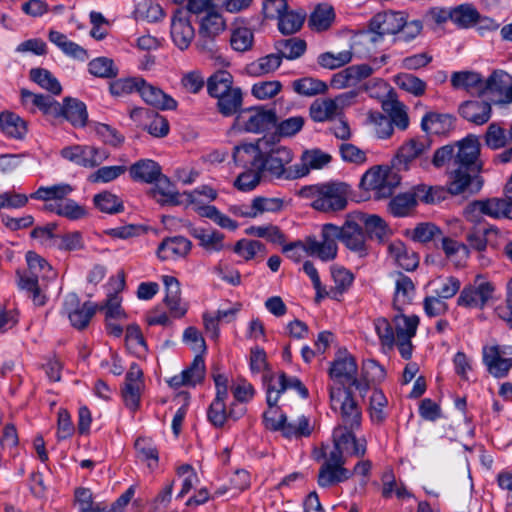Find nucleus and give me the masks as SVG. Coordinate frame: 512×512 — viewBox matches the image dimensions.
<instances>
[{
    "label": "nucleus",
    "instance_id": "1",
    "mask_svg": "<svg viewBox=\"0 0 512 512\" xmlns=\"http://www.w3.org/2000/svg\"><path fill=\"white\" fill-rule=\"evenodd\" d=\"M233 159L238 166L259 169L264 177L270 179L301 178V174H297L296 165L288 166L293 160L291 149L271 143L267 138L236 146Z\"/></svg>",
    "mask_w": 512,
    "mask_h": 512
},
{
    "label": "nucleus",
    "instance_id": "2",
    "mask_svg": "<svg viewBox=\"0 0 512 512\" xmlns=\"http://www.w3.org/2000/svg\"><path fill=\"white\" fill-rule=\"evenodd\" d=\"M453 167L449 171L448 187L451 195L465 192L477 193L483 186L479 176L482 170L480 143L475 135H468L456 142Z\"/></svg>",
    "mask_w": 512,
    "mask_h": 512
},
{
    "label": "nucleus",
    "instance_id": "3",
    "mask_svg": "<svg viewBox=\"0 0 512 512\" xmlns=\"http://www.w3.org/2000/svg\"><path fill=\"white\" fill-rule=\"evenodd\" d=\"M357 372L355 358L346 351H339L331 363L329 376L341 385L354 387L362 396L369 390L370 383L381 382L386 376L385 369L371 359L363 362L360 378H357Z\"/></svg>",
    "mask_w": 512,
    "mask_h": 512
},
{
    "label": "nucleus",
    "instance_id": "4",
    "mask_svg": "<svg viewBox=\"0 0 512 512\" xmlns=\"http://www.w3.org/2000/svg\"><path fill=\"white\" fill-rule=\"evenodd\" d=\"M350 187L343 182H326L301 188L300 196L311 200V207L324 213L342 211L348 204Z\"/></svg>",
    "mask_w": 512,
    "mask_h": 512
},
{
    "label": "nucleus",
    "instance_id": "5",
    "mask_svg": "<svg viewBox=\"0 0 512 512\" xmlns=\"http://www.w3.org/2000/svg\"><path fill=\"white\" fill-rule=\"evenodd\" d=\"M336 233V225L332 223L324 224L321 230V240L309 236L304 241H297L284 246L283 252H289L299 247L308 255L316 256L323 261L333 260L337 255Z\"/></svg>",
    "mask_w": 512,
    "mask_h": 512
},
{
    "label": "nucleus",
    "instance_id": "6",
    "mask_svg": "<svg viewBox=\"0 0 512 512\" xmlns=\"http://www.w3.org/2000/svg\"><path fill=\"white\" fill-rule=\"evenodd\" d=\"M329 396L331 409L339 413V425H345L348 428H360L362 412L353 398L350 388L332 386L329 389Z\"/></svg>",
    "mask_w": 512,
    "mask_h": 512
},
{
    "label": "nucleus",
    "instance_id": "7",
    "mask_svg": "<svg viewBox=\"0 0 512 512\" xmlns=\"http://www.w3.org/2000/svg\"><path fill=\"white\" fill-rule=\"evenodd\" d=\"M396 168L375 166L367 170L360 181V186L367 191H374L375 198L390 197L400 184V176Z\"/></svg>",
    "mask_w": 512,
    "mask_h": 512
},
{
    "label": "nucleus",
    "instance_id": "8",
    "mask_svg": "<svg viewBox=\"0 0 512 512\" xmlns=\"http://www.w3.org/2000/svg\"><path fill=\"white\" fill-rule=\"evenodd\" d=\"M483 215L493 219L508 218L512 220V201L507 198L475 200L464 210L466 220L474 224L480 223Z\"/></svg>",
    "mask_w": 512,
    "mask_h": 512
},
{
    "label": "nucleus",
    "instance_id": "9",
    "mask_svg": "<svg viewBox=\"0 0 512 512\" xmlns=\"http://www.w3.org/2000/svg\"><path fill=\"white\" fill-rule=\"evenodd\" d=\"M277 115L271 109L250 107L239 110L235 118V126L249 133H261L275 126Z\"/></svg>",
    "mask_w": 512,
    "mask_h": 512
},
{
    "label": "nucleus",
    "instance_id": "10",
    "mask_svg": "<svg viewBox=\"0 0 512 512\" xmlns=\"http://www.w3.org/2000/svg\"><path fill=\"white\" fill-rule=\"evenodd\" d=\"M494 291L495 286L492 282L476 279L460 291L457 305L466 309L482 310L492 299Z\"/></svg>",
    "mask_w": 512,
    "mask_h": 512
},
{
    "label": "nucleus",
    "instance_id": "11",
    "mask_svg": "<svg viewBox=\"0 0 512 512\" xmlns=\"http://www.w3.org/2000/svg\"><path fill=\"white\" fill-rule=\"evenodd\" d=\"M60 155L64 159L85 168H94L109 156L105 149L90 145L67 146L60 151Z\"/></svg>",
    "mask_w": 512,
    "mask_h": 512
},
{
    "label": "nucleus",
    "instance_id": "12",
    "mask_svg": "<svg viewBox=\"0 0 512 512\" xmlns=\"http://www.w3.org/2000/svg\"><path fill=\"white\" fill-rule=\"evenodd\" d=\"M26 261L28 270L23 274H20L19 272L17 273L19 276V283H26L27 286L34 288L35 283H39L40 280H42V282H49L56 279V271L37 253L33 251L27 252Z\"/></svg>",
    "mask_w": 512,
    "mask_h": 512
},
{
    "label": "nucleus",
    "instance_id": "13",
    "mask_svg": "<svg viewBox=\"0 0 512 512\" xmlns=\"http://www.w3.org/2000/svg\"><path fill=\"white\" fill-rule=\"evenodd\" d=\"M374 86L383 92H387L385 98L381 101V107L388 115L391 124L395 125L400 130H406L409 126L406 106L396 98L395 93L384 80H376Z\"/></svg>",
    "mask_w": 512,
    "mask_h": 512
},
{
    "label": "nucleus",
    "instance_id": "14",
    "mask_svg": "<svg viewBox=\"0 0 512 512\" xmlns=\"http://www.w3.org/2000/svg\"><path fill=\"white\" fill-rule=\"evenodd\" d=\"M97 306L92 302L80 303L77 294L69 293L63 302V311L68 316L73 327L81 330L87 327L96 313Z\"/></svg>",
    "mask_w": 512,
    "mask_h": 512
},
{
    "label": "nucleus",
    "instance_id": "15",
    "mask_svg": "<svg viewBox=\"0 0 512 512\" xmlns=\"http://www.w3.org/2000/svg\"><path fill=\"white\" fill-rule=\"evenodd\" d=\"M129 116L154 137H165L169 133L168 120L155 111L143 107H135L130 110Z\"/></svg>",
    "mask_w": 512,
    "mask_h": 512
},
{
    "label": "nucleus",
    "instance_id": "16",
    "mask_svg": "<svg viewBox=\"0 0 512 512\" xmlns=\"http://www.w3.org/2000/svg\"><path fill=\"white\" fill-rule=\"evenodd\" d=\"M430 146L431 141L427 137L411 138L398 149L393 167L398 171L407 170L412 161L428 152Z\"/></svg>",
    "mask_w": 512,
    "mask_h": 512
},
{
    "label": "nucleus",
    "instance_id": "17",
    "mask_svg": "<svg viewBox=\"0 0 512 512\" xmlns=\"http://www.w3.org/2000/svg\"><path fill=\"white\" fill-rule=\"evenodd\" d=\"M491 94L499 103H512V77L503 70H495L483 80V95Z\"/></svg>",
    "mask_w": 512,
    "mask_h": 512
},
{
    "label": "nucleus",
    "instance_id": "18",
    "mask_svg": "<svg viewBox=\"0 0 512 512\" xmlns=\"http://www.w3.org/2000/svg\"><path fill=\"white\" fill-rule=\"evenodd\" d=\"M337 240H341L351 251L357 252L360 256L366 254V234L354 219H347L342 227L336 226Z\"/></svg>",
    "mask_w": 512,
    "mask_h": 512
},
{
    "label": "nucleus",
    "instance_id": "19",
    "mask_svg": "<svg viewBox=\"0 0 512 512\" xmlns=\"http://www.w3.org/2000/svg\"><path fill=\"white\" fill-rule=\"evenodd\" d=\"M404 24L405 17L402 12L386 11L377 13L371 18L369 30L378 37H383L384 35L398 34Z\"/></svg>",
    "mask_w": 512,
    "mask_h": 512
},
{
    "label": "nucleus",
    "instance_id": "20",
    "mask_svg": "<svg viewBox=\"0 0 512 512\" xmlns=\"http://www.w3.org/2000/svg\"><path fill=\"white\" fill-rule=\"evenodd\" d=\"M162 282L165 287L164 303L174 318H182L188 310V305L181 299V288L179 280L171 275H163Z\"/></svg>",
    "mask_w": 512,
    "mask_h": 512
},
{
    "label": "nucleus",
    "instance_id": "21",
    "mask_svg": "<svg viewBox=\"0 0 512 512\" xmlns=\"http://www.w3.org/2000/svg\"><path fill=\"white\" fill-rule=\"evenodd\" d=\"M262 380L265 390L272 387L277 392L279 398L287 389L296 390L302 398L308 397V390L300 379L288 377L284 372L279 373L278 377H276L271 371H265Z\"/></svg>",
    "mask_w": 512,
    "mask_h": 512
},
{
    "label": "nucleus",
    "instance_id": "22",
    "mask_svg": "<svg viewBox=\"0 0 512 512\" xmlns=\"http://www.w3.org/2000/svg\"><path fill=\"white\" fill-rule=\"evenodd\" d=\"M374 71L375 68L366 63L351 65L334 74L331 79V85L337 89L354 86L359 81L370 77Z\"/></svg>",
    "mask_w": 512,
    "mask_h": 512
},
{
    "label": "nucleus",
    "instance_id": "23",
    "mask_svg": "<svg viewBox=\"0 0 512 512\" xmlns=\"http://www.w3.org/2000/svg\"><path fill=\"white\" fill-rule=\"evenodd\" d=\"M20 96L22 105L32 113L39 109L43 114L53 117L60 111V103L52 96L36 94L24 88L21 89Z\"/></svg>",
    "mask_w": 512,
    "mask_h": 512
},
{
    "label": "nucleus",
    "instance_id": "24",
    "mask_svg": "<svg viewBox=\"0 0 512 512\" xmlns=\"http://www.w3.org/2000/svg\"><path fill=\"white\" fill-rule=\"evenodd\" d=\"M483 362L488 372L495 378H504L512 368V358H503L499 346L483 348Z\"/></svg>",
    "mask_w": 512,
    "mask_h": 512
},
{
    "label": "nucleus",
    "instance_id": "25",
    "mask_svg": "<svg viewBox=\"0 0 512 512\" xmlns=\"http://www.w3.org/2000/svg\"><path fill=\"white\" fill-rule=\"evenodd\" d=\"M170 34L173 43L182 51L186 50L195 38V30L191 22L182 16L175 14L172 18Z\"/></svg>",
    "mask_w": 512,
    "mask_h": 512
},
{
    "label": "nucleus",
    "instance_id": "26",
    "mask_svg": "<svg viewBox=\"0 0 512 512\" xmlns=\"http://www.w3.org/2000/svg\"><path fill=\"white\" fill-rule=\"evenodd\" d=\"M454 125L455 117L447 113L427 112L421 120V129L434 135L448 134Z\"/></svg>",
    "mask_w": 512,
    "mask_h": 512
},
{
    "label": "nucleus",
    "instance_id": "27",
    "mask_svg": "<svg viewBox=\"0 0 512 512\" xmlns=\"http://www.w3.org/2000/svg\"><path fill=\"white\" fill-rule=\"evenodd\" d=\"M191 247V241L183 236L168 237L158 246L157 255L161 260L182 258L188 255Z\"/></svg>",
    "mask_w": 512,
    "mask_h": 512
},
{
    "label": "nucleus",
    "instance_id": "28",
    "mask_svg": "<svg viewBox=\"0 0 512 512\" xmlns=\"http://www.w3.org/2000/svg\"><path fill=\"white\" fill-rule=\"evenodd\" d=\"M395 290L393 306L398 311H403L404 306L410 304L416 294V287L412 279L402 272L394 273Z\"/></svg>",
    "mask_w": 512,
    "mask_h": 512
},
{
    "label": "nucleus",
    "instance_id": "29",
    "mask_svg": "<svg viewBox=\"0 0 512 512\" xmlns=\"http://www.w3.org/2000/svg\"><path fill=\"white\" fill-rule=\"evenodd\" d=\"M459 114L467 121L476 125H483L491 118L490 103L482 100H469L459 106Z\"/></svg>",
    "mask_w": 512,
    "mask_h": 512
},
{
    "label": "nucleus",
    "instance_id": "30",
    "mask_svg": "<svg viewBox=\"0 0 512 512\" xmlns=\"http://www.w3.org/2000/svg\"><path fill=\"white\" fill-rule=\"evenodd\" d=\"M388 254L397 266L406 271H413L419 265L418 254L400 240H394L388 245Z\"/></svg>",
    "mask_w": 512,
    "mask_h": 512
},
{
    "label": "nucleus",
    "instance_id": "31",
    "mask_svg": "<svg viewBox=\"0 0 512 512\" xmlns=\"http://www.w3.org/2000/svg\"><path fill=\"white\" fill-rule=\"evenodd\" d=\"M138 93L149 105L161 110H174L177 108V101L160 88L148 84L145 80L139 87Z\"/></svg>",
    "mask_w": 512,
    "mask_h": 512
},
{
    "label": "nucleus",
    "instance_id": "32",
    "mask_svg": "<svg viewBox=\"0 0 512 512\" xmlns=\"http://www.w3.org/2000/svg\"><path fill=\"white\" fill-rule=\"evenodd\" d=\"M53 117H64L73 126L83 127L87 122L88 113L86 105L82 101L73 98H65L63 104H60V111H58L56 115H53Z\"/></svg>",
    "mask_w": 512,
    "mask_h": 512
},
{
    "label": "nucleus",
    "instance_id": "33",
    "mask_svg": "<svg viewBox=\"0 0 512 512\" xmlns=\"http://www.w3.org/2000/svg\"><path fill=\"white\" fill-rule=\"evenodd\" d=\"M483 78L474 71H457L451 74V86L456 90H465L483 96Z\"/></svg>",
    "mask_w": 512,
    "mask_h": 512
},
{
    "label": "nucleus",
    "instance_id": "34",
    "mask_svg": "<svg viewBox=\"0 0 512 512\" xmlns=\"http://www.w3.org/2000/svg\"><path fill=\"white\" fill-rule=\"evenodd\" d=\"M277 392L270 389L266 390V402L268 409L263 413V423L268 430L278 431L282 428V424L286 420V415L281 411L280 407L277 406L279 401Z\"/></svg>",
    "mask_w": 512,
    "mask_h": 512
},
{
    "label": "nucleus",
    "instance_id": "35",
    "mask_svg": "<svg viewBox=\"0 0 512 512\" xmlns=\"http://www.w3.org/2000/svg\"><path fill=\"white\" fill-rule=\"evenodd\" d=\"M268 19H278V29L283 35H292L298 32L306 19L304 10H288L284 8L278 15L267 17Z\"/></svg>",
    "mask_w": 512,
    "mask_h": 512
},
{
    "label": "nucleus",
    "instance_id": "36",
    "mask_svg": "<svg viewBox=\"0 0 512 512\" xmlns=\"http://www.w3.org/2000/svg\"><path fill=\"white\" fill-rule=\"evenodd\" d=\"M228 90L222 93V95L215 97L217 99V110L225 117L236 114L241 109L243 103V93L240 87L233 85Z\"/></svg>",
    "mask_w": 512,
    "mask_h": 512
},
{
    "label": "nucleus",
    "instance_id": "37",
    "mask_svg": "<svg viewBox=\"0 0 512 512\" xmlns=\"http://www.w3.org/2000/svg\"><path fill=\"white\" fill-rule=\"evenodd\" d=\"M156 185L151 189L153 198L162 205H179L182 203L180 197L182 196L174 188L170 180L162 175L155 180Z\"/></svg>",
    "mask_w": 512,
    "mask_h": 512
},
{
    "label": "nucleus",
    "instance_id": "38",
    "mask_svg": "<svg viewBox=\"0 0 512 512\" xmlns=\"http://www.w3.org/2000/svg\"><path fill=\"white\" fill-rule=\"evenodd\" d=\"M332 160L330 154L319 149L307 150L301 156V163L296 164L297 174L304 177L309 174L311 169H322Z\"/></svg>",
    "mask_w": 512,
    "mask_h": 512
},
{
    "label": "nucleus",
    "instance_id": "39",
    "mask_svg": "<svg viewBox=\"0 0 512 512\" xmlns=\"http://www.w3.org/2000/svg\"><path fill=\"white\" fill-rule=\"evenodd\" d=\"M161 174L160 165L150 159L139 160L130 167V175L135 181L153 183Z\"/></svg>",
    "mask_w": 512,
    "mask_h": 512
},
{
    "label": "nucleus",
    "instance_id": "40",
    "mask_svg": "<svg viewBox=\"0 0 512 512\" xmlns=\"http://www.w3.org/2000/svg\"><path fill=\"white\" fill-rule=\"evenodd\" d=\"M334 286L327 291V296L340 301L342 295L348 291L354 281V275L343 267H333L331 270Z\"/></svg>",
    "mask_w": 512,
    "mask_h": 512
},
{
    "label": "nucleus",
    "instance_id": "41",
    "mask_svg": "<svg viewBox=\"0 0 512 512\" xmlns=\"http://www.w3.org/2000/svg\"><path fill=\"white\" fill-rule=\"evenodd\" d=\"M0 128L8 137L23 139L27 133V123L13 112L0 114Z\"/></svg>",
    "mask_w": 512,
    "mask_h": 512
},
{
    "label": "nucleus",
    "instance_id": "42",
    "mask_svg": "<svg viewBox=\"0 0 512 512\" xmlns=\"http://www.w3.org/2000/svg\"><path fill=\"white\" fill-rule=\"evenodd\" d=\"M45 209L69 220H79L86 216V210L83 206L66 197L61 202L46 204Z\"/></svg>",
    "mask_w": 512,
    "mask_h": 512
},
{
    "label": "nucleus",
    "instance_id": "43",
    "mask_svg": "<svg viewBox=\"0 0 512 512\" xmlns=\"http://www.w3.org/2000/svg\"><path fill=\"white\" fill-rule=\"evenodd\" d=\"M275 49L282 59L295 60L300 58L307 49L306 41L292 37L288 39H281L275 42Z\"/></svg>",
    "mask_w": 512,
    "mask_h": 512
},
{
    "label": "nucleus",
    "instance_id": "44",
    "mask_svg": "<svg viewBox=\"0 0 512 512\" xmlns=\"http://www.w3.org/2000/svg\"><path fill=\"white\" fill-rule=\"evenodd\" d=\"M278 431H280L285 438L300 439L303 437H309L312 434L313 427L310 424L309 418L302 415L296 420L290 422L286 419L282 424V428Z\"/></svg>",
    "mask_w": 512,
    "mask_h": 512
},
{
    "label": "nucleus",
    "instance_id": "45",
    "mask_svg": "<svg viewBox=\"0 0 512 512\" xmlns=\"http://www.w3.org/2000/svg\"><path fill=\"white\" fill-rule=\"evenodd\" d=\"M338 113V104L333 99H317L309 108V114L315 122H325L333 119Z\"/></svg>",
    "mask_w": 512,
    "mask_h": 512
},
{
    "label": "nucleus",
    "instance_id": "46",
    "mask_svg": "<svg viewBox=\"0 0 512 512\" xmlns=\"http://www.w3.org/2000/svg\"><path fill=\"white\" fill-rule=\"evenodd\" d=\"M74 504L78 512H107L104 503L95 502L89 488L77 487L74 491Z\"/></svg>",
    "mask_w": 512,
    "mask_h": 512
},
{
    "label": "nucleus",
    "instance_id": "47",
    "mask_svg": "<svg viewBox=\"0 0 512 512\" xmlns=\"http://www.w3.org/2000/svg\"><path fill=\"white\" fill-rule=\"evenodd\" d=\"M352 472L344 467L322 465L319 469L318 484L321 487H330L351 478Z\"/></svg>",
    "mask_w": 512,
    "mask_h": 512
},
{
    "label": "nucleus",
    "instance_id": "48",
    "mask_svg": "<svg viewBox=\"0 0 512 512\" xmlns=\"http://www.w3.org/2000/svg\"><path fill=\"white\" fill-rule=\"evenodd\" d=\"M335 18L334 10L327 4L318 5L309 17V27L321 32L327 30Z\"/></svg>",
    "mask_w": 512,
    "mask_h": 512
},
{
    "label": "nucleus",
    "instance_id": "49",
    "mask_svg": "<svg viewBox=\"0 0 512 512\" xmlns=\"http://www.w3.org/2000/svg\"><path fill=\"white\" fill-rule=\"evenodd\" d=\"M292 89L301 96L311 97L325 93L328 87L326 83L321 80L312 77H303L292 82Z\"/></svg>",
    "mask_w": 512,
    "mask_h": 512
},
{
    "label": "nucleus",
    "instance_id": "50",
    "mask_svg": "<svg viewBox=\"0 0 512 512\" xmlns=\"http://www.w3.org/2000/svg\"><path fill=\"white\" fill-rule=\"evenodd\" d=\"M234 85L233 76L225 70H220L212 74L207 80V92L215 98L222 93L229 91L228 89Z\"/></svg>",
    "mask_w": 512,
    "mask_h": 512
},
{
    "label": "nucleus",
    "instance_id": "51",
    "mask_svg": "<svg viewBox=\"0 0 512 512\" xmlns=\"http://www.w3.org/2000/svg\"><path fill=\"white\" fill-rule=\"evenodd\" d=\"M29 76L33 82L54 95H59L62 91L59 81L47 69L32 68Z\"/></svg>",
    "mask_w": 512,
    "mask_h": 512
},
{
    "label": "nucleus",
    "instance_id": "52",
    "mask_svg": "<svg viewBox=\"0 0 512 512\" xmlns=\"http://www.w3.org/2000/svg\"><path fill=\"white\" fill-rule=\"evenodd\" d=\"M417 200L416 190L414 193L399 194L390 200L388 208L395 217H404L415 207Z\"/></svg>",
    "mask_w": 512,
    "mask_h": 512
},
{
    "label": "nucleus",
    "instance_id": "53",
    "mask_svg": "<svg viewBox=\"0 0 512 512\" xmlns=\"http://www.w3.org/2000/svg\"><path fill=\"white\" fill-rule=\"evenodd\" d=\"M394 81L401 90H404L405 92L410 93L415 97L424 95L427 89L426 82L413 74H398L395 76Z\"/></svg>",
    "mask_w": 512,
    "mask_h": 512
},
{
    "label": "nucleus",
    "instance_id": "54",
    "mask_svg": "<svg viewBox=\"0 0 512 512\" xmlns=\"http://www.w3.org/2000/svg\"><path fill=\"white\" fill-rule=\"evenodd\" d=\"M393 321L397 339H411L415 336L419 325V317L417 315L406 316L399 314L394 317Z\"/></svg>",
    "mask_w": 512,
    "mask_h": 512
},
{
    "label": "nucleus",
    "instance_id": "55",
    "mask_svg": "<svg viewBox=\"0 0 512 512\" xmlns=\"http://www.w3.org/2000/svg\"><path fill=\"white\" fill-rule=\"evenodd\" d=\"M282 63V57L278 53H271L260 57L248 66L252 75L260 76L274 72Z\"/></svg>",
    "mask_w": 512,
    "mask_h": 512
},
{
    "label": "nucleus",
    "instance_id": "56",
    "mask_svg": "<svg viewBox=\"0 0 512 512\" xmlns=\"http://www.w3.org/2000/svg\"><path fill=\"white\" fill-rule=\"evenodd\" d=\"M480 15L470 5H459L451 9V21L459 28H469L478 22Z\"/></svg>",
    "mask_w": 512,
    "mask_h": 512
},
{
    "label": "nucleus",
    "instance_id": "57",
    "mask_svg": "<svg viewBox=\"0 0 512 512\" xmlns=\"http://www.w3.org/2000/svg\"><path fill=\"white\" fill-rule=\"evenodd\" d=\"M144 83L142 77L119 78L109 85V92L114 97H123L138 92L139 87Z\"/></svg>",
    "mask_w": 512,
    "mask_h": 512
},
{
    "label": "nucleus",
    "instance_id": "58",
    "mask_svg": "<svg viewBox=\"0 0 512 512\" xmlns=\"http://www.w3.org/2000/svg\"><path fill=\"white\" fill-rule=\"evenodd\" d=\"M88 71L95 77L115 78L119 70L114 61L108 57H97L88 63Z\"/></svg>",
    "mask_w": 512,
    "mask_h": 512
},
{
    "label": "nucleus",
    "instance_id": "59",
    "mask_svg": "<svg viewBox=\"0 0 512 512\" xmlns=\"http://www.w3.org/2000/svg\"><path fill=\"white\" fill-rule=\"evenodd\" d=\"M227 397H216L213 399L207 410V419L215 428H222L228 421V410L226 408Z\"/></svg>",
    "mask_w": 512,
    "mask_h": 512
},
{
    "label": "nucleus",
    "instance_id": "60",
    "mask_svg": "<svg viewBox=\"0 0 512 512\" xmlns=\"http://www.w3.org/2000/svg\"><path fill=\"white\" fill-rule=\"evenodd\" d=\"M360 223L364 224L365 234L370 238H375L378 241H383L386 237L388 228L384 220L377 215H361L358 218Z\"/></svg>",
    "mask_w": 512,
    "mask_h": 512
},
{
    "label": "nucleus",
    "instance_id": "61",
    "mask_svg": "<svg viewBox=\"0 0 512 512\" xmlns=\"http://www.w3.org/2000/svg\"><path fill=\"white\" fill-rule=\"evenodd\" d=\"M388 405V399L382 392V390L374 389L370 396L369 403V414L370 419L374 424H382L387 415L384 411L385 407Z\"/></svg>",
    "mask_w": 512,
    "mask_h": 512
},
{
    "label": "nucleus",
    "instance_id": "62",
    "mask_svg": "<svg viewBox=\"0 0 512 512\" xmlns=\"http://www.w3.org/2000/svg\"><path fill=\"white\" fill-rule=\"evenodd\" d=\"M192 235L200 241V245L210 252H219L224 249V235L218 231L207 232L203 229H194Z\"/></svg>",
    "mask_w": 512,
    "mask_h": 512
},
{
    "label": "nucleus",
    "instance_id": "63",
    "mask_svg": "<svg viewBox=\"0 0 512 512\" xmlns=\"http://www.w3.org/2000/svg\"><path fill=\"white\" fill-rule=\"evenodd\" d=\"M93 202L101 212L108 214H116L124 209L122 200L108 191L96 194Z\"/></svg>",
    "mask_w": 512,
    "mask_h": 512
},
{
    "label": "nucleus",
    "instance_id": "64",
    "mask_svg": "<svg viewBox=\"0 0 512 512\" xmlns=\"http://www.w3.org/2000/svg\"><path fill=\"white\" fill-rule=\"evenodd\" d=\"M433 284L436 286L433 295L444 301L453 298L461 288L460 280L454 276L439 278Z\"/></svg>",
    "mask_w": 512,
    "mask_h": 512
}]
</instances>
